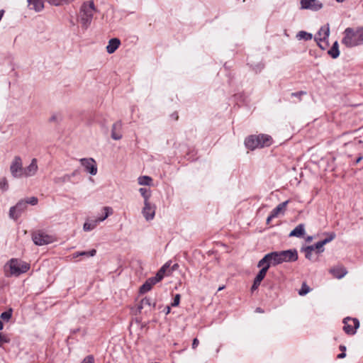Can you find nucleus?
I'll use <instances>...</instances> for the list:
<instances>
[{
	"instance_id": "1",
	"label": "nucleus",
	"mask_w": 363,
	"mask_h": 363,
	"mask_svg": "<svg viewBox=\"0 0 363 363\" xmlns=\"http://www.w3.org/2000/svg\"><path fill=\"white\" fill-rule=\"evenodd\" d=\"M97 12L93 0L84 2L79 11L78 21L84 30H86L91 25L94 15Z\"/></svg>"
},
{
	"instance_id": "2",
	"label": "nucleus",
	"mask_w": 363,
	"mask_h": 363,
	"mask_svg": "<svg viewBox=\"0 0 363 363\" xmlns=\"http://www.w3.org/2000/svg\"><path fill=\"white\" fill-rule=\"evenodd\" d=\"M342 43L347 48H353L363 43V27L347 28L344 33Z\"/></svg>"
},
{
	"instance_id": "3",
	"label": "nucleus",
	"mask_w": 363,
	"mask_h": 363,
	"mask_svg": "<svg viewBox=\"0 0 363 363\" xmlns=\"http://www.w3.org/2000/svg\"><path fill=\"white\" fill-rule=\"evenodd\" d=\"M30 269L29 264L17 259H11L4 266L6 277H18Z\"/></svg>"
},
{
	"instance_id": "4",
	"label": "nucleus",
	"mask_w": 363,
	"mask_h": 363,
	"mask_svg": "<svg viewBox=\"0 0 363 363\" xmlns=\"http://www.w3.org/2000/svg\"><path fill=\"white\" fill-rule=\"evenodd\" d=\"M272 143V138L270 135L260 134L258 135H250L245 139V146L252 150L256 148L268 147Z\"/></svg>"
},
{
	"instance_id": "5",
	"label": "nucleus",
	"mask_w": 363,
	"mask_h": 363,
	"mask_svg": "<svg viewBox=\"0 0 363 363\" xmlns=\"http://www.w3.org/2000/svg\"><path fill=\"white\" fill-rule=\"evenodd\" d=\"M10 172L13 177H23V167L22 160L20 157L16 156L10 165Z\"/></svg>"
},
{
	"instance_id": "6",
	"label": "nucleus",
	"mask_w": 363,
	"mask_h": 363,
	"mask_svg": "<svg viewBox=\"0 0 363 363\" xmlns=\"http://www.w3.org/2000/svg\"><path fill=\"white\" fill-rule=\"evenodd\" d=\"M28 206H26V202H25V200H20L16 206H12L10 208L9 210V217L16 220L27 209Z\"/></svg>"
},
{
	"instance_id": "7",
	"label": "nucleus",
	"mask_w": 363,
	"mask_h": 363,
	"mask_svg": "<svg viewBox=\"0 0 363 363\" xmlns=\"http://www.w3.org/2000/svg\"><path fill=\"white\" fill-rule=\"evenodd\" d=\"M32 239L34 243L39 246L48 245L53 242L52 236L41 231L33 233Z\"/></svg>"
},
{
	"instance_id": "8",
	"label": "nucleus",
	"mask_w": 363,
	"mask_h": 363,
	"mask_svg": "<svg viewBox=\"0 0 363 363\" xmlns=\"http://www.w3.org/2000/svg\"><path fill=\"white\" fill-rule=\"evenodd\" d=\"M344 331L347 334H354L359 326V322L357 318H346L343 320Z\"/></svg>"
},
{
	"instance_id": "9",
	"label": "nucleus",
	"mask_w": 363,
	"mask_h": 363,
	"mask_svg": "<svg viewBox=\"0 0 363 363\" xmlns=\"http://www.w3.org/2000/svg\"><path fill=\"white\" fill-rule=\"evenodd\" d=\"M281 263L294 262L298 259V253L296 250H289L278 252Z\"/></svg>"
},
{
	"instance_id": "10",
	"label": "nucleus",
	"mask_w": 363,
	"mask_h": 363,
	"mask_svg": "<svg viewBox=\"0 0 363 363\" xmlns=\"http://www.w3.org/2000/svg\"><path fill=\"white\" fill-rule=\"evenodd\" d=\"M301 9H309L314 11H319L323 8V4L318 0H301Z\"/></svg>"
},
{
	"instance_id": "11",
	"label": "nucleus",
	"mask_w": 363,
	"mask_h": 363,
	"mask_svg": "<svg viewBox=\"0 0 363 363\" xmlns=\"http://www.w3.org/2000/svg\"><path fill=\"white\" fill-rule=\"evenodd\" d=\"M143 215L146 220H151L154 218L155 214V206L150 202H144V207L142 211Z\"/></svg>"
},
{
	"instance_id": "12",
	"label": "nucleus",
	"mask_w": 363,
	"mask_h": 363,
	"mask_svg": "<svg viewBox=\"0 0 363 363\" xmlns=\"http://www.w3.org/2000/svg\"><path fill=\"white\" fill-rule=\"evenodd\" d=\"M38 167L37 164V160L33 158L31 160L30 164L27 167L23 168V177H30L34 176L37 171Z\"/></svg>"
},
{
	"instance_id": "13",
	"label": "nucleus",
	"mask_w": 363,
	"mask_h": 363,
	"mask_svg": "<svg viewBox=\"0 0 363 363\" xmlns=\"http://www.w3.org/2000/svg\"><path fill=\"white\" fill-rule=\"evenodd\" d=\"M81 163L91 175L96 174L97 167L95 161L92 158L82 159Z\"/></svg>"
},
{
	"instance_id": "14",
	"label": "nucleus",
	"mask_w": 363,
	"mask_h": 363,
	"mask_svg": "<svg viewBox=\"0 0 363 363\" xmlns=\"http://www.w3.org/2000/svg\"><path fill=\"white\" fill-rule=\"evenodd\" d=\"M269 262L272 263V266H276L277 264H281L280 257L278 252H272L267 254L262 258V262Z\"/></svg>"
},
{
	"instance_id": "15",
	"label": "nucleus",
	"mask_w": 363,
	"mask_h": 363,
	"mask_svg": "<svg viewBox=\"0 0 363 363\" xmlns=\"http://www.w3.org/2000/svg\"><path fill=\"white\" fill-rule=\"evenodd\" d=\"M336 237V235L335 233H330L328 234V237L325 239L323 240L322 241L318 242L316 244H315L314 250L316 249L318 250V252H322L324 251L323 246L326 245L327 243L330 242L333 240L335 239Z\"/></svg>"
},
{
	"instance_id": "16",
	"label": "nucleus",
	"mask_w": 363,
	"mask_h": 363,
	"mask_svg": "<svg viewBox=\"0 0 363 363\" xmlns=\"http://www.w3.org/2000/svg\"><path fill=\"white\" fill-rule=\"evenodd\" d=\"M330 34V29L328 26L322 27L318 31V34L315 37L316 41H325L326 40Z\"/></svg>"
},
{
	"instance_id": "17",
	"label": "nucleus",
	"mask_w": 363,
	"mask_h": 363,
	"mask_svg": "<svg viewBox=\"0 0 363 363\" xmlns=\"http://www.w3.org/2000/svg\"><path fill=\"white\" fill-rule=\"evenodd\" d=\"M266 274L267 272L265 269H260V271L258 272L256 277L255 278L254 283L252 286V291L256 290L259 287L262 281L265 277Z\"/></svg>"
},
{
	"instance_id": "18",
	"label": "nucleus",
	"mask_w": 363,
	"mask_h": 363,
	"mask_svg": "<svg viewBox=\"0 0 363 363\" xmlns=\"http://www.w3.org/2000/svg\"><path fill=\"white\" fill-rule=\"evenodd\" d=\"M121 123L117 122L114 123L112 126L111 129V138L115 140H118L122 138V135L121 133Z\"/></svg>"
},
{
	"instance_id": "19",
	"label": "nucleus",
	"mask_w": 363,
	"mask_h": 363,
	"mask_svg": "<svg viewBox=\"0 0 363 363\" xmlns=\"http://www.w3.org/2000/svg\"><path fill=\"white\" fill-rule=\"evenodd\" d=\"M121 41L118 38H112L108 41L106 46V51L109 54L113 53L119 47Z\"/></svg>"
},
{
	"instance_id": "20",
	"label": "nucleus",
	"mask_w": 363,
	"mask_h": 363,
	"mask_svg": "<svg viewBox=\"0 0 363 363\" xmlns=\"http://www.w3.org/2000/svg\"><path fill=\"white\" fill-rule=\"evenodd\" d=\"M330 272L337 279L342 278L347 272L346 269L342 266L333 267L330 270Z\"/></svg>"
},
{
	"instance_id": "21",
	"label": "nucleus",
	"mask_w": 363,
	"mask_h": 363,
	"mask_svg": "<svg viewBox=\"0 0 363 363\" xmlns=\"http://www.w3.org/2000/svg\"><path fill=\"white\" fill-rule=\"evenodd\" d=\"M30 9L39 12L44 8V3L43 0H28Z\"/></svg>"
},
{
	"instance_id": "22",
	"label": "nucleus",
	"mask_w": 363,
	"mask_h": 363,
	"mask_svg": "<svg viewBox=\"0 0 363 363\" xmlns=\"http://www.w3.org/2000/svg\"><path fill=\"white\" fill-rule=\"evenodd\" d=\"M289 203V201H286L279 203L273 211L271 212L270 215L273 218L277 217L280 213H284L286 207Z\"/></svg>"
},
{
	"instance_id": "23",
	"label": "nucleus",
	"mask_w": 363,
	"mask_h": 363,
	"mask_svg": "<svg viewBox=\"0 0 363 363\" xmlns=\"http://www.w3.org/2000/svg\"><path fill=\"white\" fill-rule=\"evenodd\" d=\"M157 282L152 278H149L140 288V292L142 294L149 291L153 285Z\"/></svg>"
},
{
	"instance_id": "24",
	"label": "nucleus",
	"mask_w": 363,
	"mask_h": 363,
	"mask_svg": "<svg viewBox=\"0 0 363 363\" xmlns=\"http://www.w3.org/2000/svg\"><path fill=\"white\" fill-rule=\"evenodd\" d=\"M305 234V228L303 224L298 225L290 233V237L300 238Z\"/></svg>"
},
{
	"instance_id": "25",
	"label": "nucleus",
	"mask_w": 363,
	"mask_h": 363,
	"mask_svg": "<svg viewBox=\"0 0 363 363\" xmlns=\"http://www.w3.org/2000/svg\"><path fill=\"white\" fill-rule=\"evenodd\" d=\"M155 302H152L150 298L145 297L143 298L140 303V305L138 306V309L141 310L146 308H150L152 307L153 308H155Z\"/></svg>"
},
{
	"instance_id": "26",
	"label": "nucleus",
	"mask_w": 363,
	"mask_h": 363,
	"mask_svg": "<svg viewBox=\"0 0 363 363\" xmlns=\"http://www.w3.org/2000/svg\"><path fill=\"white\" fill-rule=\"evenodd\" d=\"M99 221L96 219L86 221L84 223L83 229L84 231H90L94 229Z\"/></svg>"
},
{
	"instance_id": "27",
	"label": "nucleus",
	"mask_w": 363,
	"mask_h": 363,
	"mask_svg": "<svg viewBox=\"0 0 363 363\" xmlns=\"http://www.w3.org/2000/svg\"><path fill=\"white\" fill-rule=\"evenodd\" d=\"M169 267L168 264H165L161 269L157 272L156 275L152 278L157 281H160L164 277L166 269Z\"/></svg>"
},
{
	"instance_id": "28",
	"label": "nucleus",
	"mask_w": 363,
	"mask_h": 363,
	"mask_svg": "<svg viewBox=\"0 0 363 363\" xmlns=\"http://www.w3.org/2000/svg\"><path fill=\"white\" fill-rule=\"evenodd\" d=\"M328 54L334 59L339 56V46L337 41L333 43L332 48L328 50Z\"/></svg>"
},
{
	"instance_id": "29",
	"label": "nucleus",
	"mask_w": 363,
	"mask_h": 363,
	"mask_svg": "<svg viewBox=\"0 0 363 363\" xmlns=\"http://www.w3.org/2000/svg\"><path fill=\"white\" fill-rule=\"evenodd\" d=\"M313 38V35L311 33H307L306 31L301 30L299 31L296 34V38L299 40H310Z\"/></svg>"
},
{
	"instance_id": "30",
	"label": "nucleus",
	"mask_w": 363,
	"mask_h": 363,
	"mask_svg": "<svg viewBox=\"0 0 363 363\" xmlns=\"http://www.w3.org/2000/svg\"><path fill=\"white\" fill-rule=\"evenodd\" d=\"M301 250L305 252L306 258L309 260L313 259V252L314 251V246H307L302 248Z\"/></svg>"
},
{
	"instance_id": "31",
	"label": "nucleus",
	"mask_w": 363,
	"mask_h": 363,
	"mask_svg": "<svg viewBox=\"0 0 363 363\" xmlns=\"http://www.w3.org/2000/svg\"><path fill=\"white\" fill-rule=\"evenodd\" d=\"M138 184L140 185L150 186L151 183L152 182V179L151 177H150L148 176H142L138 179Z\"/></svg>"
},
{
	"instance_id": "32",
	"label": "nucleus",
	"mask_w": 363,
	"mask_h": 363,
	"mask_svg": "<svg viewBox=\"0 0 363 363\" xmlns=\"http://www.w3.org/2000/svg\"><path fill=\"white\" fill-rule=\"evenodd\" d=\"M103 211H104V214L102 216V217L98 218L97 220L99 222H102L104 220H106L111 214L113 213V210L109 206H105L103 208Z\"/></svg>"
},
{
	"instance_id": "33",
	"label": "nucleus",
	"mask_w": 363,
	"mask_h": 363,
	"mask_svg": "<svg viewBox=\"0 0 363 363\" xmlns=\"http://www.w3.org/2000/svg\"><path fill=\"white\" fill-rule=\"evenodd\" d=\"M103 211H104V214L102 216V217L98 218L97 220L99 222H102L104 220H106L111 214L113 213V210L109 206H105L103 208Z\"/></svg>"
},
{
	"instance_id": "34",
	"label": "nucleus",
	"mask_w": 363,
	"mask_h": 363,
	"mask_svg": "<svg viewBox=\"0 0 363 363\" xmlns=\"http://www.w3.org/2000/svg\"><path fill=\"white\" fill-rule=\"evenodd\" d=\"M103 211H104V214L102 216V217L98 218L97 220L99 222H102L104 220H106L111 214L113 213V210L109 206H105L103 208Z\"/></svg>"
},
{
	"instance_id": "35",
	"label": "nucleus",
	"mask_w": 363,
	"mask_h": 363,
	"mask_svg": "<svg viewBox=\"0 0 363 363\" xmlns=\"http://www.w3.org/2000/svg\"><path fill=\"white\" fill-rule=\"evenodd\" d=\"M103 211H104V214L102 216V217L98 218L97 220L99 222H102L104 220H106L111 214L113 213V210L109 206H105L103 208Z\"/></svg>"
},
{
	"instance_id": "36",
	"label": "nucleus",
	"mask_w": 363,
	"mask_h": 363,
	"mask_svg": "<svg viewBox=\"0 0 363 363\" xmlns=\"http://www.w3.org/2000/svg\"><path fill=\"white\" fill-rule=\"evenodd\" d=\"M139 191L142 196L144 198V202H150L149 199L151 196L150 191L146 188H140Z\"/></svg>"
},
{
	"instance_id": "37",
	"label": "nucleus",
	"mask_w": 363,
	"mask_h": 363,
	"mask_svg": "<svg viewBox=\"0 0 363 363\" xmlns=\"http://www.w3.org/2000/svg\"><path fill=\"white\" fill-rule=\"evenodd\" d=\"M9 182L6 177H3L0 180V189L2 191H6L9 189Z\"/></svg>"
},
{
	"instance_id": "38",
	"label": "nucleus",
	"mask_w": 363,
	"mask_h": 363,
	"mask_svg": "<svg viewBox=\"0 0 363 363\" xmlns=\"http://www.w3.org/2000/svg\"><path fill=\"white\" fill-rule=\"evenodd\" d=\"M11 315H12V309L10 308L9 310H8L5 312H3L1 314V318L4 320L8 321L11 318Z\"/></svg>"
},
{
	"instance_id": "39",
	"label": "nucleus",
	"mask_w": 363,
	"mask_h": 363,
	"mask_svg": "<svg viewBox=\"0 0 363 363\" xmlns=\"http://www.w3.org/2000/svg\"><path fill=\"white\" fill-rule=\"evenodd\" d=\"M272 265V263H269V262L267 261L266 262H262V259L261 260H259L258 264H257V267H260L261 269H265L266 272H267L269 268Z\"/></svg>"
},
{
	"instance_id": "40",
	"label": "nucleus",
	"mask_w": 363,
	"mask_h": 363,
	"mask_svg": "<svg viewBox=\"0 0 363 363\" xmlns=\"http://www.w3.org/2000/svg\"><path fill=\"white\" fill-rule=\"evenodd\" d=\"M70 179V176L68 174H65L61 177H56L54 179V182L56 184L63 183L69 181Z\"/></svg>"
},
{
	"instance_id": "41",
	"label": "nucleus",
	"mask_w": 363,
	"mask_h": 363,
	"mask_svg": "<svg viewBox=\"0 0 363 363\" xmlns=\"http://www.w3.org/2000/svg\"><path fill=\"white\" fill-rule=\"evenodd\" d=\"M309 291H310V288L305 283H303L302 284L301 289H300L298 294L301 296H304L306 294H308L309 292Z\"/></svg>"
},
{
	"instance_id": "42",
	"label": "nucleus",
	"mask_w": 363,
	"mask_h": 363,
	"mask_svg": "<svg viewBox=\"0 0 363 363\" xmlns=\"http://www.w3.org/2000/svg\"><path fill=\"white\" fill-rule=\"evenodd\" d=\"M25 202H26V206H28V203L35 206L38 203V199L35 196H32L25 200Z\"/></svg>"
},
{
	"instance_id": "43",
	"label": "nucleus",
	"mask_w": 363,
	"mask_h": 363,
	"mask_svg": "<svg viewBox=\"0 0 363 363\" xmlns=\"http://www.w3.org/2000/svg\"><path fill=\"white\" fill-rule=\"evenodd\" d=\"M96 253V250H91V251H89V252H86V251H83V252H79V255H80L81 256H90V257H94Z\"/></svg>"
},
{
	"instance_id": "44",
	"label": "nucleus",
	"mask_w": 363,
	"mask_h": 363,
	"mask_svg": "<svg viewBox=\"0 0 363 363\" xmlns=\"http://www.w3.org/2000/svg\"><path fill=\"white\" fill-rule=\"evenodd\" d=\"M81 363H94V358L93 355L86 356Z\"/></svg>"
},
{
	"instance_id": "45",
	"label": "nucleus",
	"mask_w": 363,
	"mask_h": 363,
	"mask_svg": "<svg viewBox=\"0 0 363 363\" xmlns=\"http://www.w3.org/2000/svg\"><path fill=\"white\" fill-rule=\"evenodd\" d=\"M9 342V339L5 335L0 333V347H1L4 343Z\"/></svg>"
},
{
	"instance_id": "46",
	"label": "nucleus",
	"mask_w": 363,
	"mask_h": 363,
	"mask_svg": "<svg viewBox=\"0 0 363 363\" xmlns=\"http://www.w3.org/2000/svg\"><path fill=\"white\" fill-rule=\"evenodd\" d=\"M180 301V295L176 294V296L174 298V301L172 303V306H177L179 304Z\"/></svg>"
},
{
	"instance_id": "47",
	"label": "nucleus",
	"mask_w": 363,
	"mask_h": 363,
	"mask_svg": "<svg viewBox=\"0 0 363 363\" xmlns=\"http://www.w3.org/2000/svg\"><path fill=\"white\" fill-rule=\"evenodd\" d=\"M318 45L322 50H325L328 45L326 40L325 41H317Z\"/></svg>"
},
{
	"instance_id": "48",
	"label": "nucleus",
	"mask_w": 363,
	"mask_h": 363,
	"mask_svg": "<svg viewBox=\"0 0 363 363\" xmlns=\"http://www.w3.org/2000/svg\"><path fill=\"white\" fill-rule=\"evenodd\" d=\"M199 343V340L197 338H194L192 342V348L195 349L198 346Z\"/></svg>"
},
{
	"instance_id": "49",
	"label": "nucleus",
	"mask_w": 363,
	"mask_h": 363,
	"mask_svg": "<svg viewBox=\"0 0 363 363\" xmlns=\"http://www.w3.org/2000/svg\"><path fill=\"white\" fill-rule=\"evenodd\" d=\"M303 92L301 91V92H296V93H292V96H294L296 97H299L301 94H303Z\"/></svg>"
},
{
	"instance_id": "50",
	"label": "nucleus",
	"mask_w": 363,
	"mask_h": 363,
	"mask_svg": "<svg viewBox=\"0 0 363 363\" xmlns=\"http://www.w3.org/2000/svg\"><path fill=\"white\" fill-rule=\"evenodd\" d=\"M345 356H346V354L345 352H342L337 355V358L342 359V358L345 357Z\"/></svg>"
},
{
	"instance_id": "51",
	"label": "nucleus",
	"mask_w": 363,
	"mask_h": 363,
	"mask_svg": "<svg viewBox=\"0 0 363 363\" xmlns=\"http://www.w3.org/2000/svg\"><path fill=\"white\" fill-rule=\"evenodd\" d=\"M273 218H273V217H272V216H271V215H269V216H268V218H267V224H269L270 221H271Z\"/></svg>"
},
{
	"instance_id": "52",
	"label": "nucleus",
	"mask_w": 363,
	"mask_h": 363,
	"mask_svg": "<svg viewBox=\"0 0 363 363\" xmlns=\"http://www.w3.org/2000/svg\"><path fill=\"white\" fill-rule=\"evenodd\" d=\"M363 159V157L362 156H359L357 157V159L356 160V164L359 163Z\"/></svg>"
},
{
	"instance_id": "53",
	"label": "nucleus",
	"mask_w": 363,
	"mask_h": 363,
	"mask_svg": "<svg viewBox=\"0 0 363 363\" xmlns=\"http://www.w3.org/2000/svg\"><path fill=\"white\" fill-rule=\"evenodd\" d=\"M170 310H171V309H170V307H169V306H167V307L166 314L169 313H170Z\"/></svg>"
},
{
	"instance_id": "54",
	"label": "nucleus",
	"mask_w": 363,
	"mask_h": 363,
	"mask_svg": "<svg viewBox=\"0 0 363 363\" xmlns=\"http://www.w3.org/2000/svg\"><path fill=\"white\" fill-rule=\"evenodd\" d=\"M340 349L342 351H345V350H346V347H345V346L341 345V346L340 347Z\"/></svg>"
},
{
	"instance_id": "55",
	"label": "nucleus",
	"mask_w": 363,
	"mask_h": 363,
	"mask_svg": "<svg viewBox=\"0 0 363 363\" xmlns=\"http://www.w3.org/2000/svg\"><path fill=\"white\" fill-rule=\"evenodd\" d=\"M313 240V238L311 236H308L306 239V241L310 242Z\"/></svg>"
},
{
	"instance_id": "56",
	"label": "nucleus",
	"mask_w": 363,
	"mask_h": 363,
	"mask_svg": "<svg viewBox=\"0 0 363 363\" xmlns=\"http://www.w3.org/2000/svg\"><path fill=\"white\" fill-rule=\"evenodd\" d=\"M4 328V325H3V323L1 322V320H0V330H1Z\"/></svg>"
},
{
	"instance_id": "57",
	"label": "nucleus",
	"mask_w": 363,
	"mask_h": 363,
	"mask_svg": "<svg viewBox=\"0 0 363 363\" xmlns=\"http://www.w3.org/2000/svg\"><path fill=\"white\" fill-rule=\"evenodd\" d=\"M74 257H77L79 256H81L80 255H79V252H76L73 255Z\"/></svg>"
},
{
	"instance_id": "58",
	"label": "nucleus",
	"mask_w": 363,
	"mask_h": 363,
	"mask_svg": "<svg viewBox=\"0 0 363 363\" xmlns=\"http://www.w3.org/2000/svg\"><path fill=\"white\" fill-rule=\"evenodd\" d=\"M223 289H224V286H220V287L218 288V291H221V290H223Z\"/></svg>"
},
{
	"instance_id": "59",
	"label": "nucleus",
	"mask_w": 363,
	"mask_h": 363,
	"mask_svg": "<svg viewBox=\"0 0 363 363\" xmlns=\"http://www.w3.org/2000/svg\"><path fill=\"white\" fill-rule=\"evenodd\" d=\"M336 1H337V2H339V3H342V2H343L345 0H336Z\"/></svg>"
},
{
	"instance_id": "60",
	"label": "nucleus",
	"mask_w": 363,
	"mask_h": 363,
	"mask_svg": "<svg viewBox=\"0 0 363 363\" xmlns=\"http://www.w3.org/2000/svg\"><path fill=\"white\" fill-rule=\"evenodd\" d=\"M257 311H259V312H262V311H261V309L259 308H257Z\"/></svg>"
},
{
	"instance_id": "61",
	"label": "nucleus",
	"mask_w": 363,
	"mask_h": 363,
	"mask_svg": "<svg viewBox=\"0 0 363 363\" xmlns=\"http://www.w3.org/2000/svg\"><path fill=\"white\" fill-rule=\"evenodd\" d=\"M175 119H176V120H177V119H178V116H177V115L176 116Z\"/></svg>"
}]
</instances>
